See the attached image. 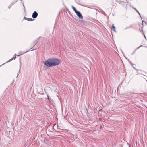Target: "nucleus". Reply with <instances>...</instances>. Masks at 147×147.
Listing matches in <instances>:
<instances>
[{
  "label": "nucleus",
  "mask_w": 147,
  "mask_h": 147,
  "mask_svg": "<svg viewBox=\"0 0 147 147\" xmlns=\"http://www.w3.org/2000/svg\"><path fill=\"white\" fill-rule=\"evenodd\" d=\"M115 27L113 25V24H112V28H111V29L113 31H114V32H116V31H115Z\"/></svg>",
  "instance_id": "obj_5"
},
{
  "label": "nucleus",
  "mask_w": 147,
  "mask_h": 147,
  "mask_svg": "<svg viewBox=\"0 0 147 147\" xmlns=\"http://www.w3.org/2000/svg\"><path fill=\"white\" fill-rule=\"evenodd\" d=\"M4 64H3V65H3Z\"/></svg>",
  "instance_id": "obj_17"
},
{
  "label": "nucleus",
  "mask_w": 147,
  "mask_h": 147,
  "mask_svg": "<svg viewBox=\"0 0 147 147\" xmlns=\"http://www.w3.org/2000/svg\"><path fill=\"white\" fill-rule=\"evenodd\" d=\"M4 64H3V65H3Z\"/></svg>",
  "instance_id": "obj_16"
},
{
  "label": "nucleus",
  "mask_w": 147,
  "mask_h": 147,
  "mask_svg": "<svg viewBox=\"0 0 147 147\" xmlns=\"http://www.w3.org/2000/svg\"><path fill=\"white\" fill-rule=\"evenodd\" d=\"M4 64H3V65H3Z\"/></svg>",
  "instance_id": "obj_18"
},
{
  "label": "nucleus",
  "mask_w": 147,
  "mask_h": 147,
  "mask_svg": "<svg viewBox=\"0 0 147 147\" xmlns=\"http://www.w3.org/2000/svg\"><path fill=\"white\" fill-rule=\"evenodd\" d=\"M141 46H140L138 48V49H139L140 47H141Z\"/></svg>",
  "instance_id": "obj_12"
},
{
  "label": "nucleus",
  "mask_w": 147,
  "mask_h": 147,
  "mask_svg": "<svg viewBox=\"0 0 147 147\" xmlns=\"http://www.w3.org/2000/svg\"><path fill=\"white\" fill-rule=\"evenodd\" d=\"M76 13V14L77 16H78V17L80 18L81 19H83V17L79 11H77Z\"/></svg>",
  "instance_id": "obj_2"
},
{
  "label": "nucleus",
  "mask_w": 147,
  "mask_h": 147,
  "mask_svg": "<svg viewBox=\"0 0 147 147\" xmlns=\"http://www.w3.org/2000/svg\"><path fill=\"white\" fill-rule=\"evenodd\" d=\"M60 63V60L55 58L47 59L44 63V65L47 67H53L58 65Z\"/></svg>",
  "instance_id": "obj_1"
},
{
  "label": "nucleus",
  "mask_w": 147,
  "mask_h": 147,
  "mask_svg": "<svg viewBox=\"0 0 147 147\" xmlns=\"http://www.w3.org/2000/svg\"><path fill=\"white\" fill-rule=\"evenodd\" d=\"M144 37L146 38L145 36V35H144Z\"/></svg>",
  "instance_id": "obj_14"
},
{
  "label": "nucleus",
  "mask_w": 147,
  "mask_h": 147,
  "mask_svg": "<svg viewBox=\"0 0 147 147\" xmlns=\"http://www.w3.org/2000/svg\"><path fill=\"white\" fill-rule=\"evenodd\" d=\"M24 19L28 21H32L33 20L31 18H27L26 17H24Z\"/></svg>",
  "instance_id": "obj_4"
},
{
  "label": "nucleus",
  "mask_w": 147,
  "mask_h": 147,
  "mask_svg": "<svg viewBox=\"0 0 147 147\" xmlns=\"http://www.w3.org/2000/svg\"><path fill=\"white\" fill-rule=\"evenodd\" d=\"M144 21H142V24H143V22H144Z\"/></svg>",
  "instance_id": "obj_11"
},
{
  "label": "nucleus",
  "mask_w": 147,
  "mask_h": 147,
  "mask_svg": "<svg viewBox=\"0 0 147 147\" xmlns=\"http://www.w3.org/2000/svg\"><path fill=\"white\" fill-rule=\"evenodd\" d=\"M15 58H16V57H15L14 58V57L12 58L9 59V60L7 62H10V61H11L12 60H13V59H15Z\"/></svg>",
  "instance_id": "obj_7"
},
{
  "label": "nucleus",
  "mask_w": 147,
  "mask_h": 147,
  "mask_svg": "<svg viewBox=\"0 0 147 147\" xmlns=\"http://www.w3.org/2000/svg\"><path fill=\"white\" fill-rule=\"evenodd\" d=\"M134 9L140 15V13H139V12H138V11L136 8H134Z\"/></svg>",
  "instance_id": "obj_8"
},
{
  "label": "nucleus",
  "mask_w": 147,
  "mask_h": 147,
  "mask_svg": "<svg viewBox=\"0 0 147 147\" xmlns=\"http://www.w3.org/2000/svg\"><path fill=\"white\" fill-rule=\"evenodd\" d=\"M17 55L16 54H15V55Z\"/></svg>",
  "instance_id": "obj_13"
},
{
  "label": "nucleus",
  "mask_w": 147,
  "mask_h": 147,
  "mask_svg": "<svg viewBox=\"0 0 147 147\" xmlns=\"http://www.w3.org/2000/svg\"><path fill=\"white\" fill-rule=\"evenodd\" d=\"M23 6H24V5H23Z\"/></svg>",
  "instance_id": "obj_15"
},
{
  "label": "nucleus",
  "mask_w": 147,
  "mask_h": 147,
  "mask_svg": "<svg viewBox=\"0 0 147 147\" xmlns=\"http://www.w3.org/2000/svg\"><path fill=\"white\" fill-rule=\"evenodd\" d=\"M12 5H10L9 6V8Z\"/></svg>",
  "instance_id": "obj_10"
},
{
  "label": "nucleus",
  "mask_w": 147,
  "mask_h": 147,
  "mask_svg": "<svg viewBox=\"0 0 147 147\" xmlns=\"http://www.w3.org/2000/svg\"><path fill=\"white\" fill-rule=\"evenodd\" d=\"M26 53V52H25V53H21V52L20 53H19V55H18V56H19V55H22V54H23L24 53Z\"/></svg>",
  "instance_id": "obj_9"
},
{
  "label": "nucleus",
  "mask_w": 147,
  "mask_h": 147,
  "mask_svg": "<svg viewBox=\"0 0 147 147\" xmlns=\"http://www.w3.org/2000/svg\"><path fill=\"white\" fill-rule=\"evenodd\" d=\"M18 75H18H17V76Z\"/></svg>",
  "instance_id": "obj_19"
},
{
  "label": "nucleus",
  "mask_w": 147,
  "mask_h": 147,
  "mask_svg": "<svg viewBox=\"0 0 147 147\" xmlns=\"http://www.w3.org/2000/svg\"><path fill=\"white\" fill-rule=\"evenodd\" d=\"M38 16V13L36 11H34L33 13L32 17L33 18H36Z\"/></svg>",
  "instance_id": "obj_3"
},
{
  "label": "nucleus",
  "mask_w": 147,
  "mask_h": 147,
  "mask_svg": "<svg viewBox=\"0 0 147 147\" xmlns=\"http://www.w3.org/2000/svg\"><path fill=\"white\" fill-rule=\"evenodd\" d=\"M71 7L72 8V9H73V10L75 11V13H76L78 11L76 10V9L73 6H71Z\"/></svg>",
  "instance_id": "obj_6"
}]
</instances>
